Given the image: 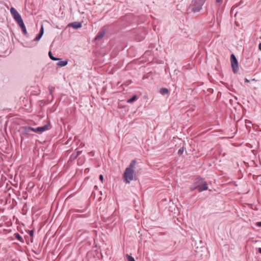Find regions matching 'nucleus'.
I'll return each mask as SVG.
<instances>
[{"mask_svg":"<svg viewBox=\"0 0 261 261\" xmlns=\"http://www.w3.org/2000/svg\"><path fill=\"white\" fill-rule=\"evenodd\" d=\"M136 161L133 160L130 162L128 167L125 169L123 177L126 183L129 184L131 180L134 179L136 174L139 173V170H136Z\"/></svg>","mask_w":261,"mask_h":261,"instance_id":"1","label":"nucleus"},{"mask_svg":"<svg viewBox=\"0 0 261 261\" xmlns=\"http://www.w3.org/2000/svg\"><path fill=\"white\" fill-rule=\"evenodd\" d=\"M206 0H193L190 7L191 11L195 13L200 11L202 9V6Z\"/></svg>","mask_w":261,"mask_h":261,"instance_id":"2","label":"nucleus"},{"mask_svg":"<svg viewBox=\"0 0 261 261\" xmlns=\"http://www.w3.org/2000/svg\"><path fill=\"white\" fill-rule=\"evenodd\" d=\"M194 185H196L199 192H202L207 190L208 186L206 181L204 179L200 177L196 178L194 182Z\"/></svg>","mask_w":261,"mask_h":261,"instance_id":"3","label":"nucleus"},{"mask_svg":"<svg viewBox=\"0 0 261 261\" xmlns=\"http://www.w3.org/2000/svg\"><path fill=\"white\" fill-rule=\"evenodd\" d=\"M231 65L232 71L234 73H237L238 71V60L234 54H231L230 56Z\"/></svg>","mask_w":261,"mask_h":261,"instance_id":"4","label":"nucleus"},{"mask_svg":"<svg viewBox=\"0 0 261 261\" xmlns=\"http://www.w3.org/2000/svg\"><path fill=\"white\" fill-rule=\"evenodd\" d=\"M10 11L11 14L13 17V18L16 21H18L19 20L22 19L20 15L18 13V12L14 8L11 7Z\"/></svg>","mask_w":261,"mask_h":261,"instance_id":"5","label":"nucleus"},{"mask_svg":"<svg viewBox=\"0 0 261 261\" xmlns=\"http://www.w3.org/2000/svg\"><path fill=\"white\" fill-rule=\"evenodd\" d=\"M49 124H47L46 125H44L43 126L41 127H38L36 128H34V132H43L44 131H45L46 130H48L49 129Z\"/></svg>","mask_w":261,"mask_h":261,"instance_id":"6","label":"nucleus"},{"mask_svg":"<svg viewBox=\"0 0 261 261\" xmlns=\"http://www.w3.org/2000/svg\"><path fill=\"white\" fill-rule=\"evenodd\" d=\"M31 132H34V128L30 126H25L22 127V135H30Z\"/></svg>","mask_w":261,"mask_h":261,"instance_id":"7","label":"nucleus"},{"mask_svg":"<svg viewBox=\"0 0 261 261\" xmlns=\"http://www.w3.org/2000/svg\"><path fill=\"white\" fill-rule=\"evenodd\" d=\"M81 153H82V151H80V150H77L76 152H73L72 153V154L71 155L68 162V163L71 162L72 161L76 159L77 158V156L80 154H81Z\"/></svg>","mask_w":261,"mask_h":261,"instance_id":"8","label":"nucleus"},{"mask_svg":"<svg viewBox=\"0 0 261 261\" xmlns=\"http://www.w3.org/2000/svg\"><path fill=\"white\" fill-rule=\"evenodd\" d=\"M68 27H72L73 29H77L82 27V23L79 22H74L69 23Z\"/></svg>","mask_w":261,"mask_h":261,"instance_id":"9","label":"nucleus"},{"mask_svg":"<svg viewBox=\"0 0 261 261\" xmlns=\"http://www.w3.org/2000/svg\"><path fill=\"white\" fill-rule=\"evenodd\" d=\"M105 34V31L102 30L101 32H99L98 35L96 36L95 39L96 40H99L101 39Z\"/></svg>","mask_w":261,"mask_h":261,"instance_id":"10","label":"nucleus"},{"mask_svg":"<svg viewBox=\"0 0 261 261\" xmlns=\"http://www.w3.org/2000/svg\"><path fill=\"white\" fill-rule=\"evenodd\" d=\"M169 92V90L167 88H162L160 89V93L163 95H167Z\"/></svg>","mask_w":261,"mask_h":261,"instance_id":"11","label":"nucleus"},{"mask_svg":"<svg viewBox=\"0 0 261 261\" xmlns=\"http://www.w3.org/2000/svg\"><path fill=\"white\" fill-rule=\"evenodd\" d=\"M68 63V61L66 60L65 61H60L59 62L57 63V66L60 67H63L66 66Z\"/></svg>","mask_w":261,"mask_h":261,"instance_id":"12","label":"nucleus"},{"mask_svg":"<svg viewBox=\"0 0 261 261\" xmlns=\"http://www.w3.org/2000/svg\"><path fill=\"white\" fill-rule=\"evenodd\" d=\"M138 96L137 95H134L132 98L128 99L127 100V102L128 103H132L134 102L135 100H136L138 99Z\"/></svg>","mask_w":261,"mask_h":261,"instance_id":"13","label":"nucleus"},{"mask_svg":"<svg viewBox=\"0 0 261 261\" xmlns=\"http://www.w3.org/2000/svg\"><path fill=\"white\" fill-rule=\"evenodd\" d=\"M14 236H15L16 239H17L18 240H19V241H20L21 242H24L23 238L21 237V236L19 233H15L14 234Z\"/></svg>","mask_w":261,"mask_h":261,"instance_id":"14","label":"nucleus"},{"mask_svg":"<svg viewBox=\"0 0 261 261\" xmlns=\"http://www.w3.org/2000/svg\"><path fill=\"white\" fill-rule=\"evenodd\" d=\"M16 22L17 23L18 25L20 27L21 29L25 27V25L23 23L22 19L19 20L18 21H16Z\"/></svg>","mask_w":261,"mask_h":261,"instance_id":"15","label":"nucleus"},{"mask_svg":"<svg viewBox=\"0 0 261 261\" xmlns=\"http://www.w3.org/2000/svg\"><path fill=\"white\" fill-rule=\"evenodd\" d=\"M48 55L50 57V58L53 60V61H58V60H60V59L59 58H56V57H54L53 55H52V53L50 51H49L48 53Z\"/></svg>","mask_w":261,"mask_h":261,"instance_id":"16","label":"nucleus"},{"mask_svg":"<svg viewBox=\"0 0 261 261\" xmlns=\"http://www.w3.org/2000/svg\"><path fill=\"white\" fill-rule=\"evenodd\" d=\"M48 90L49 91L50 94L52 95L53 92L55 90V88L53 86H50L48 87Z\"/></svg>","mask_w":261,"mask_h":261,"instance_id":"17","label":"nucleus"},{"mask_svg":"<svg viewBox=\"0 0 261 261\" xmlns=\"http://www.w3.org/2000/svg\"><path fill=\"white\" fill-rule=\"evenodd\" d=\"M42 36V35L41 34H39V33L37 35L36 37L34 38V41H39Z\"/></svg>","mask_w":261,"mask_h":261,"instance_id":"18","label":"nucleus"},{"mask_svg":"<svg viewBox=\"0 0 261 261\" xmlns=\"http://www.w3.org/2000/svg\"><path fill=\"white\" fill-rule=\"evenodd\" d=\"M184 151V147H182L180 148L178 150V154L179 155H181V154L183 153Z\"/></svg>","mask_w":261,"mask_h":261,"instance_id":"19","label":"nucleus"},{"mask_svg":"<svg viewBox=\"0 0 261 261\" xmlns=\"http://www.w3.org/2000/svg\"><path fill=\"white\" fill-rule=\"evenodd\" d=\"M127 257L128 261H135L134 257H133L132 256L127 255Z\"/></svg>","mask_w":261,"mask_h":261,"instance_id":"20","label":"nucleus"},{"mask_svg":"<svg viewBox=\"0 0 261 261\" xmlns=\"http://www.w3.org/2000/svg\"><path fill=\"white\" fill-rule=\"evenodd\" d=\"M21 30H22V33H23V34L24 35H27V29L25 28V27H24L23 28L21 29Z\"/></svg>","mask_w":261,"mask_h":261,"instance_id":"21","label":"nucleus"},{"mask_svg":"<svg viewBox=\"0 0 261 261\" xmlns=\"http://www.w3.org/2000/svg\"><path fill=\"white\" fill-rule=\"evenodd\" d=\"M195 189H197V187L196 186V185H194L193 184V186L190 188L191 191H193L195 190Z\"/></svg>","mask_w":261,"mask_h":261,"instance_id":"22","label":"nucleus"},{"mask_svg":"<svg viewBox=\"0 0 261 261\" xmlns=\"http://www.w3.org/2000/svg\"><path fill=\"white\" fill-rule=\"evenodd\" d=\"M43 33H44V29H43V25H42L41 28V29L40 30L39 34H41L42 35H43Z\"/></svg>","mask_w":261,"mask_h":261,"instance_id":"23","label":"nucleus"},{"mask_svg":"<svg viewBox=\"0 0 261 261\" xmlns=\"http://www.w3.org/2000/svg\"><path fill=\"white\" fill-rule=\"evenodd\" d=\"M99 179H100L101 181H103V175H102L100 174V175H99Z\"/></svg>","mask_w":261,"mask_h":261,"instance_id":"24","label":"nucleus"},{"mask_svg":"<svg viewBox=\"0 0 261 261\" xmlns=\"http://www.w3.org/2000/svg\"><path fill=\"white\" fill-rule=\"evenodd\" d=\"M33 234H34V231L33 230H30V232H29V234L31 237H33Z\"/></svg>","mask_w":261,"mask_h":261,"instance_id":"25","label":"nucleus"},{"mask_svg":"<svg viewBox=\"0 0 261 261\" xmlns=\"http://www.w3.org/2000/svg\"><path fill=\"white\" fill-rule=\"evenodd\" d=\"M223 0H216V4H220L222 2Z\"/></svg>","mask_w":261,"mask_h":261,"instance_id":"26","label":"nucleus"},{"mask_svg":"<svg viewBox=\"0 0 261 261\" xmlns=\"http://www.w3.org/2000/svg\"><path fill=\"white\" fill-rule=\"evenodd\" d=\"M256 225L259 227H261V222H258L256 223Z\"/></svg>","mask_w":261,"mask_h":261,"instance_id":"27","label":"nucleus"},{"mask_svg":"<svg viewBox=\"0 0 261 261\" xmlns=\"http://www.w3.org/2000/svg\"><path fill=\"white\" fill-rule=\"evenodd\" d=\"M258 49L261 51V43L258 45Z\"/></svg>","mask_w":261,"mask_h":261,"instance_id":"28","label":"nucleus"},{"mask_svg":"<svg viewBox=\"0 0 261 261\" xmlns=\"http://www.w3.org/2000/svg\"><path fill=\"white\" fill-rule=\"evenodd\" d=\"M74 211L76 212H82L81 210H75Z\"/></svg>","mask_w":261,"mask_h":261,"instance_id":"29","label":"nucleus"},{"mask_svg":"<svg viewBox=\"0 0 261 261\" xmlns=\"http://www.w3.org/2000/svg\"><path fill=\"white\" fill-rule=\"evenodd\" d=\"M258 251L261 254V248H258Z\"/></svg>","mask_w":261,"mask_h":261,"instance_id":"30","label":"nucleus"},{"mask_svg":"<svg viewBox=\"0 0 261 261\" xmlns=\"http://www.w3.org/2000/svg\"><path fill=\"white\" fill-rule=\"evenodd\" d=\"M245 83H248V82H249V81L248 80H247V79H246L245 80Z\"/></svg>","mask_w":261,"mask_h":261,"instance_id":"31","label":"nucleus"}]
</instances>
